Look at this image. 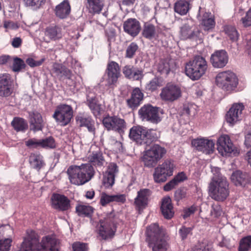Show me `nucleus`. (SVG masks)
I'll use <instances>...</instances> for the list:
<instances>
[{"label": "nucleus", "mask_w": 251, "mask_h": 251, "mask_svg": "<svg viewBox=\"0 0 251 251\" xmlns=\"http://www.w3.org/2000/svg\"><path fill=\"white\" fill-rule=\"evenodd\" d=\"M201 24L205 27V29L208 30L213 28L215 23L212 17H209L208 13H205L203 16Z\"/></svg>", "instance_id": "obj_49"}, {"label": "nucleus", "mask_w": 251, "mask_h": 251, "mask_svg": "<svg viewBox=\"0 0 251 251\" xmlns=\"http://www.w3.org/2000/svg\"><path fill=\"white\" fill-rule=\"evenodd\" d=\"M12 63H13L12 69L14 72H19L25 67L24 61L22 59L17 57H14L12 59Z\"/></svg>", "instance_id": "obj_47"}, {"label": "nucleus", "mask_w": 251, "mask_h": 251, "mask_svg": "<svg viewBox=\"0 0 251 251\" xmlns=\"http://www.w3.org/2000/svg\"><path fill=\"white\" fill-rule=\"evenodd\" d=\"M12 62V59L9 55H4L0 57V64L1 65L11 64Z\"/></svg>", "instance_id": "obj_61"}, {"label": "nucleus", "mask_w": 251, "mask_h": 251, "mask_svg": "<svg viewBox=\"0 0 251 251\" xmlns=\"http://www.w3.org/2000/svg\"><path fill=\"white\" fill-rule=\"evenodd\" d=\"M123 73L126 77L134 80H139L142 77V72L131 65L125 66Z\"/></svg>", "instance_id": "obj_32"}, {"label": "nucleus", "mask_w": 251, "mask_h": 251, "mask_svg": "<svg viewBox=\"0 0 251 251\" xmlns=\"http://www.w3.org/2000/svg\"><path fill=\"white\" fill-rule=\"evenodd\" d=\"M194 23L191 20H187L184 23L180 28V36L182 39H195L197 40L200 33L198 31H195L194 27Z\"/></svg>", "instance_id": "obj_19"}, {"label": "nucleus", "mask_w": 251, "mask_h": 251, "mask_svg": "<svg viewBox=\"0 0 251 251\" xmlns=\"http://www.w3.org/2000/svg\"><path fill=\"white\" fill-rule=\"evenodd\" d=\"M102 124L107 130H113L122 134L126 128L125 120L117 116H107L102 120Z\"/></svg>", "instance_id": "obj_14"}, {"label": "nucleus", "mask_w": 251, "mask_h": 251, "mask_svg": "<svg viewBox=\"0 0 251 251\" xmlns=\"http://www.w3.org/2000/svg\"><path fill=\"white\" fill-rule=\"evenodd\" d=\"M245 144L248 148L251 147V131L245 136Z\"/></svg>", "instance_id": "obj_64"}, {"label": "nucleus", "mask_w": 251, "mask_h": 251, "mask_svg": "<svg viewBox=\"0 0 251 251\" xmlns=\"http://www.w3.org/2000/svg\"><path fill=\"white\" fill-rule=\"evenodd\" d=\"M139 115L142 120L157 124L161 121L159 115L158 108L151 105H145L139 110Z\"/></svg>", "instance_id": "obj_13"}, {"label": "nucleus", "mask_w": 251, "mask_h": 251, "mask_svg": "<svg viewBox=\"0 0 251 251\" xmlns=\"http://www.w3.org/2000/svg\"><path fill=\"white\" fill-rule=\"evenodd\" d=\"M138 49V45L134 42L131 43L127 48L126 50V57L132 58Z\"/></svg>", "instance_id": "obj_51"}, {"label": "nucleus", "mask_w": 251, "mask_h": 251, "mask_svg": "<svg viewBox=\"0 0 251 251\" xmlns=\"http://www.w3.org/2000/svg\"><path fill=\"white\" fill-rule=\"evenodd\" d=\"M225 32L232 42H236L238 40L239 34L235 27L227 26L225 28Z\"/></svg>", "instance_id": "obj_46"}, {"label": "nucleus", "mask_w": 251, "mask_h": 251, "mask_svg": "<svg viewBox=\"0 0 251 251\" xmlns=\"http://www.w3.org/2000/svg\"><path fill=\"white\" fill-rule=\"evenodd\" d=\"M117 222L118 218L113 212L107 214L103 220L100 221V226L98 228L99 236L103 240L112 238L116 231Z\"/></svg>", "instance_id": "obj_6"}, {"label": "nucleus", "mask_w": 251, "mask_h": 251, "mask_svg": "<svg viewBox=\"0 0 251 251\" xmlns=\"http://www.w3.org/2000/svg\"><path fill=\"white\" fill-rule=\"evenodd\" d=\"M11 125L14 129L17 132H25L28 128L26 121L21 118H14L11 122Z\"/></svg>", "instance_id": "obj_41"}, {"label": "nucleus", "mask_w": 251, "mask_h": 251, "mask_svg": "<svg viewBox=\"0 0 251 251\" xmlns=\"http://www.w3.org/2000/svg\"><path fill=\"white\" fill-rule=\"evenodd\" d=\"M161 85L162 82L161 79L157 77H155L146 84V89L147 91L152 92L156 90Z\"/></svg>", "instance_id": "obj_44"}, {"label": "nucleus", "mask_w": 251, "mask_h": 251, "mask_svg": "<svg viewBox=\"0 0 251 251\" xmlns=\"http://www.w3.org/2000/svg\"><path fill=\"white\" fill-rule=\"evenodd\" d=\"M87 7L91 13H100L103 7V3L101 0H87Z\"/></svg>", "instance_id": "obj_40"}, {"label": "nucleus", "mask_w": 251, "mask_h": 251, "mask_svg": "<svg viewBox=\"0 0 251 251\" xmlns=\"http://www.w3.org/2000/svg\"><path fill=\"white\" fill-rule=\"evenodd\" d=\"M166 150L158 144H154L150 149L145 151L143 161L145 165L148 167H154L166 154Z\"/></svg>", "instance_id": "obj_9"}, {"label": "nucleus", "mask_w": 251, "mask_h": 251, "mask_svg": "<svg viewBox=\"0 0 251 251\" xmlns=\"http://www.w3.org/2000/svg\"><path fill=\"white\" fill-rule=\"evenodd\" d=\"M211 207L210 213L212 216L214 217H218L221 215L223 211L219 204H213Z\"/></svg>", "instance_id": "obj_56"}, {"label": "nucleus", "mask_w": 251, "mask_h": 251, "mask_svg": "<svg viewBox=\"0 0 251 251\" xmlns=\"http://www.w3.org/2000/svg\"><path fill=\"white\" fill-rule=\"evenodd\" d=\"M192 229L190 227H186L185 226H182L179 230V233L181 237V238L183 240L186 238L187 235L190 233Z\"/></svg>", "instance_id": "obj_60"}, {"label": "nucleus", "mask_w": 251, "mask_h": 251, "mask_svg": "<svg viewBox=\"0 0 251 251\" xmlns=\"http://www.w3.org/2000/svg\"><path fill=\"white\" fill-rule=\"evenodd\" d=\"M41 147L46 149H54L56 147L54 139L52 137H49L43 139H40Z\"/></svg>", "instance_id": "obj_48"}, {"label": "nucleus", "mask_w": 251, "mask_h": 251, "mask_svg": "<svg viewBox=\"0 0 251 251\" xmlns=\"http://www.w3.org/2000/svg\"><path fill=\"white\" fill-rule=\"evenodd\" d=\"M216 82L218 87L230 92L237 87L238 79L234 73L228 71L219 73L216 76Z\"/></svg>", "instance_id": "obj_8"}, {"label": "nucleus", "mask_w": 251, "mask_h": 251, "mask_svg": "<svg viewBox=\"0 0 251 251\" xmlns=\"http://www.w3.org/2000/svg\"><path fill=\"white\" fill-rule=\"evenodd\" d=\"M73 116V110L70 105L60 104L57 107L53 117L59 125L65 126L71 122Z\"/></svg>", "instance_id": "obj_11"}, {"label": "nucleus", "mask_w": 251, "mask_h": 251, "mask_svg": "<svg viewBox=\"0 0 251 251\" xmlns=\"http://www.w3.org/2000/svg\"><path fill=\"white\" fill-rule=\"evenodd\" d=\"M111 196L112 202L116 201L124 203L126 201L125 196L124 195H114Z\"/></svg>", "instance_id": "obj_62"}, {"label": "nucleus", "mask_w": 251, "mask_h": 251, "mask_svg": "<svg viewBox=\"0 0 251 251\" xmlns=\"http://www.w3.org/2000/svg\"><path fill=\"white\" fill-rule=\"evenodd\" d=\"M175 168V165L173 161L165 160L155 168L153 174L154 181L156 183L164 182L168 177L173 175Z\"/></svg>", "instance_id": "obj_10"}, {"label": "nucleus", "mask_w": 251, "mask_h": 251, "mask_svg": "<svg viewBox=\"0 0 251 251\" xmlns=\"http://www.w3.org/2000/svg\"><path fill=\"white\" fill-rule=\"evenodd\" d=\"M207 69V63L205 58L198 55L186 64L185 73L192 80H198L205 73Z\"/></svg>", "instance_id": "obj_5"}, {"label": "nucleus", "mask_w": 251, "mask_h": 251, "mask_svg": "<svg viewBox=\"0 0 251 251\" xmlns=\"http://www.w3.org/2000/svg\"><path fill=\"white\" fill-rule=\"evenodd\" d=\"M75 120L80 126L86 127L89 132L94 135L95 134V122L90 116L85 113H79L76 116Z\"/></svg>", "instance_id": "obj_24"}, {"label": "nucleus", "mask_w": 251, "mask_h": 251, "mask_svg": "<svg viewBox=\"0 0 251 251\" xmlns=\"http://www.w3.org/2000/svg\"><path fill=\"white\" fill-rule=\"evenodd\" d=\"M147 241L152 251H166L168 244L165 231L157 224H153L147 228Z\"/></svg>", "instance_id": "obj_3"}, {"label": "nucleus", "mask_w": 251, "mask_h": 251, "mask_svg": "<svg viewBox=\"0 0 251 251\" xmlns=\"http://www.w3.org/2000/svg\"><path fill=\"white\" fill-rule=\"evenodd\" d=\"M190 9L189 3L188 1L180 0L175 4V11L180 15H186Z\"/></svg>", "instance_id": "obj_42"}, {"label": "nucleus", "mask_w": 251, "mask_h": 251, "mask_svg": "<svg viewBox=\"0 0 251 251\" xmlns=\"http://www.w3.org/2000/svg\"><path fill=\"white\" fill-rule=\"evenodd\" d=\"M52 74L60 80L65 79H71L72 76V72L65 66L54 63L51 70Z\"/></svg>", "instance_id": "obj_25"}, {"label": "nucleus", "mask_w": 251, "mask_h": 251, "mask_svg": "<svg viewBox=\"0 0 251 251\" xmlns=\"http://www.w3.org/2000/svg\"><path fill=\"white\" fill-rule=\"evenodd\" d=\"M29 127L31 130L35 132L42 130L44 123L42 115L37 111H31L28 113Z\"/></svg>", "instance_id": "obj_22"}, {"label": "nucleus", "mask_w": 251, "mask_h": 251, "mask_svg": "<svg viewBox=\"0 0 251 251\" xmlns=\"http://www.w3.org/2000/svg\"><path fill=\"white\" fill-rule=\"evenodd\" d=\"M87 103L89 108L91 109L94 114L99 113L100 107L99 104L96 103L95 98H88Z\"/></svg>", "instance_id": "obj_50"}, {"label": "nucleus", "mask_w": 251, "mask_h": 251, "mask_svg": "<svg viewBox=\"0 0 251 251\" xmlns=\"http://www.w3.org/2000/svg\"><path fill=\"white\" fill-rule=\"evenodd\" d=\"M25 4L27 6H35L39 7L42 3H44L45 0H24Z\"/></svg>", "instance_id": "obj_59"}, {"label": "nucleus", "mask_w": 251, "mask_h": 251, "mask_svg": "<svg viewBox=\"0 0 251 251\" xmlns=\"http://www.w3.org/2000/svg\"><path fill=\"white\" fill-rule=\"evenodd\" d=\"M88 159L92 165L101 167L103 165L105 160L100 150L92 151L88 156Z\"/></svg>", "instance_id": "obj_35"}, {"label": "nucleus", "mask_w": 251, "mask_h": 251, "mask_svg": "<svg viewBox=\"0 0 251 251\" xmlns=\"http://www.w3.org/2000/svg\"><path fill=\"white\" fill-rule=\"evenodd\" d=\"M12 239L6 238L0 240V251H9L11 246Z\"/></svg>", "instance_id": "obj_52"}, {"label": "nucleus", "mask_w": 251, "mask_h": 251, "mask_svg": "<svg viewBox=\"0 0 251 251\" xmlns=\"http://www.w3.org/2000/svg\"><path fill=\"white\" fill-rule=\"evenodd\" d=\"M196 210V207L192 206L184 210L183 214L182 215L183 218L185 219L189 217L192 214H194Z\"/></svg>", "instance_id": "obj_63"}, {"label": "nucleus", "mask_w": 251, "mask_h": 251, "mask_svg": "<svg viewBox=\"0 0 251 251\" xmlns=\"http://www.w3.org/2000/svg\"><path fill=\"white\" fill-rule=\"evenodd\" d=\"M161 210L165 218L169 219L173 217L174 214L173 207L171 199L169 197L164 198L162 200Z\"/></svg>", "instance_id": "obj_30"}, {"label": "nucleus", "mask_w": 251, "mask_h": 251, "mask_svg": "<svg viewBox=\"0 0 251 251\" xmlns=\"http://www.w3.org/2000/svg\"><path fill=\"white\" fill-rule=\"evenodd\" d=\"M129 137L140 144H149L158 138L152 129H147L142 126H134L129 130Z\"/></svg>", "instance_id": "obj_7"}, {"label": "nucleus", "mask_w": 251, "mask_h": 251, "mask_svg": "<svg viewBox=\"0 0 251 251\" xmlns=\"http://www.w3.org/2000/svg\"><path fill=\"white\" fill-rule=\"evenodd\" d=\"M174 68V62L172 60L161 59L157 65L158 71L162 75H167Z\"/></svg>", "instance_id": "obj_37"}, {"label": "nucleus", "mask_w": 251, "mask_h": 251, "mask_svg": "<svg viewBox=\"0 0 251 251\" xmlns=\"http://www.w3.org/2000/svg\"><path fill=\"white\" fill-rule=\"evenodd\" d=\"M150 195V191L148 189H144L138 192V195L135 199L134 203L139 208L144 207L148 202V197Z\"/></svg>", "instance_id": "obj_31"}, {"label": "nucleus", "mask_w": 251, "mask_h": 251, "mask_svg": "<svg viewBox=\"0 0 251 251\" xmlns=\"http://www.w3.org/2000/svg\"><path fill=\"white\" fill-rule=\"evenodd\" d=\"M70 182L77 185H83L89 181L94 176L95 171L89 163L80 166H71L67 171Z\"/></svg>", "instance_id": "obj_2"}, {"label": "nucleus", "mask_w": 251, "mask_h": 251, "mask_svg": "<svg viewBox=\"0 0 251 251\" xmlns=\"http://www.w3.org/2000/svg\"><path fill=\"white\" fill-rule=\"evenodd\" d=\"M209 195L216 201H223L229 195L228 183L222 175L213 176L208 186Z\"/></svg>", "instance_id": "obj_4"}, {"label": "nucleus", "mask_w": 251, "mask_h": 251, "mask_svg": "<svg viewBox=\"0 0 251 251\" xmlns=\"http://www.w3.org/2000/svg\"><path fill=\"white\" fill-rule=\"evenodd\" d=\"M27 235L23 242L20 251H57L58 240L53 236L44 237L41 243L33 231L27 232Z\"/></svg>", "instance_id": "obj_1"}, {"label": "nucleus", "mask_w": 251, "mask_h": 251, "mask_svg": "<svg viewBox=\"0 0 251 251\" xmlns=\"http://www.w3.org/2000/svg\"><path fill=\"white\" fill-rule=\"evenodd\" d=\"M160 96L163 100L173 102L181 97V91L179 86L169 83L162 88Z\"/></svg>", "instance_id": "obj_15"}, {"label": "nucleus", "mask_w": 251, "mask_h": 251, "mask_svg": "<svg viewBox=\"0 0 251 251\" xmlns=\"http://www.w3.org/2000/svg\"><path fill=\"white\" fill-rule=\"evenodd\" d=\"M56 15L61 18H66L70 13L71 7L68 0H64L56 6Z\"/></svg>", "instance_id": "obj_33"}, {"label": "nucleus", "mask_w": 251, "mask_h": 251, "mask_svg": "<svg viewBox=\"0 0 251 251\" xmlns=\"http://www.w3.org/2000/svg\"><path fill=\"white\" fill-rule=\"evenodd\" d=\"M231 179L235 185L242 186H244L248 180L247 174L240 171L233 172L231 176Z\"/></svg>", "instance_id": "obj_38"}, {"label": "nucleus", "mask_w": 251, "mask_h": 251, "mask_svg": "<svg viewBox=\"0 0 251 251\" xmlns=\"http://www.w3.org/2000/svg\"><path fill=\"white\" fill-rule=\"evenodd\" d=\"M187 179V177L184 172L179 173L172 180L164 185V190L165 191H169L174 188L179 183L184 181Z\"/></svg>", "instance_id": "obj_36"}, {"label": "nucleus", "mask_w": 251, "mask_h": 251, "mask_svg": "<svg viewBox=\"0 0 251 251\" xmlns=\"http://www.w3.org/2000/svg\"><path fill=\"white\" fill-rule=\"evenodd\" d=\"M251 250V236L243 238L240 241L238 251H249Z\"/></svg>", "instance_id": "obj_43"}, {"label": "nucleus", "mask_w": 251, "mask_h": 251, "mask_svg": "<svg viewBox=\"0 0 251 251\" xmlns=\"http://www.w3.org/2000/svg\"><path fill=\"white\" fill-rule=\"evenodd\" d=\"M192 145L199 151L205 154L212 153L215 149V143L212 140L205 138H198L192 141Z\"/></svg>", "instance_id": "obj_17"}, {"label": "nucleus", "mask_w": 251, "mask_h": 251, "mask_svg": "<svg viewBox=\"0 0 251 251\" xmlns=\"http://www.w3.org/2000/svg\"><path fill=\"white\" fill-rule=\"evenodd\" d=\"M45 61L44 58L39 60H35L32 58H28L26 60V63L31 67H35L40 66Z\"/></svg>", "instance_id": "obj_57"}, {"label": "nucleus", "mask_w": 251, "mask_h": 251, "mask_svg": "<svg viewBox=\"0 0 251 251\" xmlns=\"http://www.w3.org/2000/svg\"><path fill=\"white\" fill-rule=\"evenodd\" d=\"M14 91L13 81L10 75L4 73L0 75V97H8Z\"/></svg>", "instance_id": "obj_16"}, {"label": "nucleus", "mask_w": 251, "mask_h": 251, "mask_svg": "<svg viewBox=\"0 0 251 251\" xmlns=\"http://www.w3.org/2000/svg\"><path fill=\"white\" fill-rule=\"evenodd\" d=\"M240 22L244 27L251 26V8L247 12L246 16L241 19Z\"/></svg>", "instance_id": "obj_55"}, {"label": "nucleus", "mask_w": 251, "mask_h": 251, "mask_svg": "<svg viewBox=\"0 0 251 251\" xmlns=\"http://www.w3.org/2000/svg\"><path fill=\"white\" fill-rule=\"evenodd\" d=\"M45 37L50 40H56L62 37V28L57 26H50L46 28Z\"/></svg>", "instance_id": "obj_34"}, {"label": "nucleus", "mask_w": 251, "mask_h": 251, "mask_svg": "<svg viewBox=\"0 0 251 251\" xmlns=\"http://www.w3.org/2000/svg\"><path fill=\"white\" fill-rule=\"evenodd\" d=\"M43 156L37 153H31L29 156V163L33 168L39 170L44 165Z\"/></svg>", "instance_id": "obj_39"}, {"label": "nucleus", "mask_w": 251, "mask_h": 251, "mask_svg": "<svg viewBox=\"0 0 251 251\" xmlns=\"http://www.w3.org/2000/svg\"><path fill=\"white\" fill-rule=\"evenodd\" d=\"M72 248L73 251H88L87 244L80 242H76L73 243Z\"/></svg>", "instance_id": "obj_54"}, {"label": "nucleus", "mask_w": 251, "mask_h": 251, "mask_svg": "<svg viewBox=\"0 0 251 251\" xmlns=\"http://www.w3.org/2000/svg\"><path fill=\"white\" fill-rule=\"evenodd\" d=\"M142 36L150 40L156 39L158 36L157 27L150 23H145L143 26Z\"/></svg>", "instance_id": "obj_29"}, {"label": "nucleus", "mask_w": 251, "mask_h": 251, "mask_svg": "<svg viewBox=\"0 0 251 251\" xmlns=\"http://www.w3.org/2000/svg\"><path fill=\"white\" fill-rule=\"evenodd\" d=\"M76 211L79 216H89L93 213V208L90 206L80 205L76 207Z\"/></svg>", "instance_id": "obj_45"}, {"label": "nucleus", "mask_w": 251, "mask_h": 251, "mask_svg": "<svg viewBox=\"0 0 251 251\" xmlns=\"http://www.w3.org/2000/svg\"><path fill=\"white\" fill-rule=\"evenodd\" d=\"M120 69L117 63L111 61L108 63L106 69L107 78L106 82L108 86L115 84L120 75Z\"/></svg>", "instance_id": "obj_21"}, {"label": "nucleus", "mask_w": 251, "mask_h": 251, "mask_svg": "<svg viewBox=\"0 0 251 251\" xmlns=\"http://www.w3.org/2000/svg\"><path fill=\"white\" fill-rule=\"evenodd\" d=\"M112 202L111 196L102 193L100 195V203L102 206H105L109 202Z\"/></svg>", "instance_id": "obj_58"}, {"label": "nucleus", "mask_w": 251, "mask_h": 251, "mask_svg": "<svg viewBox=\"0 0 251 251\" xmlns=\"http://www.w3.org/2000/svg\"><path fill=\"white\" fill-rule=\"evenodd\" d=\"M217 150L222 156H236L239 151L233 146L227 135H222L217 141Z\"/></svg>", "instance_id": "obj_12"}, {"label": "nucleus", "mask_w": 251, "mask_h": 251, "mask_svg": "<svg viewBox=\"0 0 251 251\" xmlns=\"http://www.w3.org/2000/svg\"><path fill=\"white\" fill-rule=\"evenodd\" d=\"M25 144L29 149H37L41 147L40 140L36 138L28 139L25 142Z\"/></svg>", "instance_id": "obj_53"}, {"label": "nucleus", "mask_w": 251, "mask_h": 251, "mask_svg": "<svg viewBox=\"0 0 251 251\" xmlns=\"http://www.w3.org/2000/svg\"><path fill=\"white\" fill-rule=\"evenodd\" d=\"M244 106L242 103H235L229 109L226 115V122L233 126L241 119Z\"/></svg>", "instance_id": "obj_18"}, {"label": "nucleus", "mask_w": 251, "mask_h": 251, "mask_svg": "<svg viewBox=\"0 0 251 251\" xmlns=\"http://www.w3.org/2000/svg\"><path fill=\"white\" fill-rule=\"evenodd\" d=\"M52 207L60 210H68L70 207V200L64 195L54 194L51 197Z\"/></svg>", "instance_id": "obj_26"}, {"label": "nucleus", "mask_w": 251, "mask_h": 251, "mask_svg": "<svg viewBox=\"0 0 251 251\" xmlns=\"http://www.w3.org/2000/svg\"><path fill=\"white\" fill-rule=\"evenodd\" d=\"M124 31L132 37L136 36L141 30L139 22L136 19H128L124 22Z\"/></svg>", "instance_id": "obj_27"}, {"label": "nucleus", "mask_w": 251, "mask_h": 251, "mask_svg": "<svg viewBox=\"0 0 251 251\" xmlns=\"http://www.w3.org/2000/svg\"><path fill=\"white\" fill-rule=\"evenodd\" d=\"M228 57L224 50H220L213 53L210 58L212 65L215 68H221L225 67L228 62Z\"/></svg>", "instance_id": "obj_23"}, {"label": "nucleus", "mask_w": 251, "mask_h": 251, "mask_svg": "<svg viewBox=\"0 0 251 251\" xmlns=\"http://www.w3.org/2000/svg\"><path fill=\"white\" fill-rule=\"evenodd\" d=\"M119 171L118 167L116 163H110L107 170L103 174L102 183L106 188H109L113 185L115 183L116 175Z\"/></svg>", "instance_id": "obj_20"}, {"label": "nucleus", "mask_w": 251, "mask_h": 251, "mask_svg": "<svg viewBox=\"0 0 251 251\" xmlns=\"http://www.w3.org/2000/svg\"><path fill=\"white\" fill-rule=\"evenodd\" d=\"M144 94L139 88L134 89L130 99L126 100L127 105L132 109L137 107L143 100Z\"/></svg>", "instance_id": "obj_28"}]
</instances>
